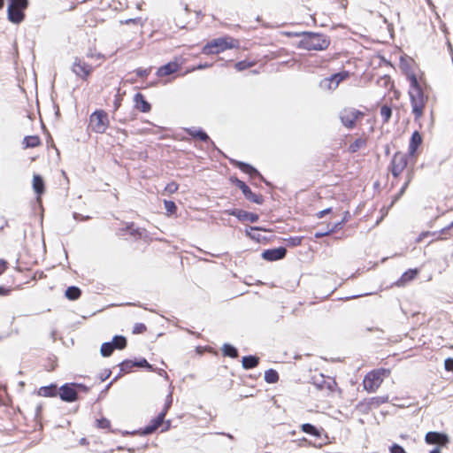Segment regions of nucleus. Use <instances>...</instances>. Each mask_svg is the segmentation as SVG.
<instances>
[{
  "label": "nucleus",
  "instance_id": "nucleus-1",
  "mask_svg": "<svg viewBox=\"0 0 453 453\" xmlns=\"http://www.w3.org/2000/svg\"><path fill=\"white\" fill-rule=\"evenodd\" d=\"M407 79L410 82V88L408 91L411 111L414 114L415 120H419L424 112V108L427 98L425 96L422 87L413 72H407Z\"/></svg>",
  "mask_w": 453,
  "mask_h": 453
},
{
  "label": "nucleus",
  "instance_id": "nucleus-2",
  "mask_svg": "<svg viewBox=\"0 0 453 453\" xmlns=\"http://www.w3.org/2000/svg\"><path fill=\"white\" fill-rule=\"evenodd\" d=\"M239 47V42L232 37H220L214 39L208 42L203 48L202 52L205 55L219 54L226 50L234 49Z\"/></svg>",
  "mask_w": 453,
  "mask_h": 453
},
{
  "label": "nucleus",
  "instance_id": "nucleus-3",
  "mask_svg": "<svg viewBox=\"0 0 453 453\" xmlns=\"http://www.w3.org/2000/svg\"><path fill=\"white\" fill-rule=\"evenodd\" d=\"M328 41L318 34H306L299 42V46L308 50H322L327 48Z\"/></svg>",
  "mask_w": 453,
  "mask_h": 453
},
{
  "label": "nucleus",
  "instance_id": "nucleus-4",
  "mask_svg": "<svg viewBox=\"0 0 453 453\" xmlns=\"http://www.w3.org/2000/svg\"><path fill=\"white\" fill-rule=\"evenodd\" d=\"M7 8L8 19L19 24L24 19V11L27 7V0H9Z\"/></svg>",
  "mask_w": 453,
  "mask_h": 453
},
{
  "label": "nucleus",
  "instance_id": "nucleus-5",
  "mask_svg": "<svg viewBox=\"0 0 453 453\" xmlns=\"http://www.w3.org/2000/svg\"><path fill=\"white\" fill-rule=\"evenodd\" d=\"M350 73L348 71H342L322 79L319 81V88L323 91L333 92L334 91L339 84L349 77Z\"/></svg>",
  "mask_w": 453,
  "mask_h": 453
},
{
  "label": "nucleus",
  "instance_id": "nucleus-6",
  "mask_svg": "<svg viewBox=\"0 0 453 453\" xmlns=\"http://www.w3.org/2000/svg\"><path fill=\"white\" fill-rule=\"evenodd\" d=\"M109 123L108 114L102 110L96 111L90 115L89 127L96 133L104 134L108 128Z\"/></svg>",
  "mask_w": 453,
  "mask_h": 453
},
{
  "label": "nucleus",
  "instance_id": "nucleus-7",
  "mask_svg": "<svg viewBox=\"0 0 453 453\" xmlns=\"http://www.w3.org/2000/svg\"><path fill=\"white\" fill-rule=\"evenodd\" d=\"M389 372L384 369L375 370L369 372L363 381L365 389L370 392H374L379 388L384 380V377Z\"/></svg>",
  "mask_w": 453,
  "mask_h": 453
},
{
  "label": "nucleus",
  "instance_id": "nucleus-8",
  "mask_svg": "<svg viewBox=\"0 0 453 453\" xmlns=\"http://www.w3.org/2000/svg\"><path fill=\"white\" fill-rule=\"evenodd\" d=\"M362 116V112L353 108H346L340 113L342 123L348 128H352L355 122Z\"/></svg>",
  "mask_w": 453,
  "mask_h": 453
},
{
  "label": "nucleus",
  "instance_id": "nucleus-9",
  "mask_svg": "<svg viewBox=\"0 0 453 453\" xmlns=\"http://www.w3.org/2000/svg\"><path fill=\"white\" fill-rule=\"evenodd\" d=\"M127 341L123 336H115L112 342H104L101 346V355L103 357H109L113 352L114 349H122L126 347Z\"/></svg>",
  "mask_w": 453,
  "mask_h": 453
},
{
  "label": "nucleus",
  "instance_id": "nucleus-10",
  "mask_svg": "<svg viewBox=\"0 0 453 453\" xmlns=\"http://www.w3.org/2000/svg\"><path fill=\"white\" fill-rule=\"evenodd\" d=\"M93 68L88 65L84 60L80 58H75L73 65L72 71L78 77L86 80L89 74L92 73Z\"/></svg>",
  "mask_w": 453,
  "mask_h": 453
},
{
  "label": "nucleus",
  "instance_id": "nucleus-11",
  "mask_svg": "<svg viewBox=\"0 0 453 453\" xmlns=\"http://www.w3.org/2000/svg\"><path fill=\"white\" fill-rule=\"evenodd\" d=\"M407 165V156L402 152L394 155L391 161V172L395 177H398Z\"/></svg>",
  "mask_w": 453,
  "mask_h": 453
},
{
  "label": "nucleus",
  "instance_id": "nucleus-12",
  "mask_svg": "<svg viewBox=\"0 0 453 453\" xmlns=\"http://www.w3.org/2000/svg\"><path fill=\"white\" fill-rule=\"evenodd\" d=\"M236 186L242 191L244 196L250 200L252 201L257 204L262 203V198L261 196L254 194L250 188L242 180H235Z\"/></svg>",
  "mask_w": 453,
  "mask_h": 453
},
{
  "label": "nucleus",
  "instance_id": "nucleus-13",
  "mask_svg": "<svg viewBox=\"0 0 453 453\" xmlns=\"http://www.w3.org/2000/svg\"><path fill=\"white\" fill-rule=\"evenodd\" d=\"M286 255V249L283 247L266 250L262 253V257L268 261L281 259Z\"/></svg>",
  "mask_w": 453,
  "mask_h": 453
},
{
  "label": "nucleus",
  "instance_id": "nucleus-14",
  "mask_svg": "<svg viewBox=\"0 0 453 453\" xmlns=\"http://www.w3.org/2000/svg\"><path fill=\"white\" fill-rule=\"evenodd\" d=\"M60 398L65 402H73L77 398V392L73 385L65 384L60 388Z\"/></svg>",
  "mask_w": 453,
  "mask_h": 453
},
{
  "label": "nucleus",
  "instance_id": "nucleus-15",
  "mask_svg": "<svg viewBox=\"0 0 453 453\" xmlns=\"http://www.w3.org/2000/svg\"><path fill=\"white\" fill-rule=\"evenodd\" d=\"M426 442L428 444H446L449 441V438L444 434H440L437 432H428L426 434Z\"/></svg>",
  "mask_w": 453,
  "mask_h": 453
},
{
  "label": "nucleus",
  "instance_id": "nucleus-16",
  "mask_svg": "<svg viewBox=\"0 0 453 453\" xmlns=\"http://www.w3.org/2000/svg\"><path fill=\"white\" fill-rule=\"evenodd\" d=\"M423 138L419 132L415 131L410 140L408 153L411 157H415L417 149L422 143Z\"/></svg>",
  "mask_w": 453,
  "mask_h": 453
},
{
  "label": "nucleus",
  "instance_id": "nucleus-17",
  "mask_svg": "<svg viewBox=\"0 0 453 453\" xmlns=\"http://www.w3.org/2000/svg\"><path fill=\"white\" fill-rule=\"evenodd\" d=\"M165 416V411H162L158 414V416L151 421V423L144 427L142 431V434H149L153 433L157 428H158L164 422V418Z\"/></svg>",
  "mask_w": 453,
  "mask_h": 453
},
{
  "label": "nucleus",
  "instance_id": "nucleus-18",
  "mask_svg": "<svg viewBox=\"0 0 453 453\" xmlns=\"http://www.w3.org/2000/svg\"><path fill=\"white\" fill-rule=\"evenodd\" d=\"M180 65L177 62H170L160 68H158L157 74L158 76H166L177 72Z\"/></svg>",
  "mask_w": 453,
  "mask_h": 453
},
{
  "label": "nucleus",
  "instance_id": "nucleus-19",
  "mask_svg": "<svg viewBox=\"0 0 453 453\" xmlns=\"http://www.w3.org/2000/svg\"><path fill=\"white\" fill-rule=\"evenodd\" d=\"M135 107L142 112H148L150 110V104L144 99L143 96L137 93L134 96Z\"/></svg>",
  "mask_w": 453,
  "mask_h": 453
},
{
  "label": "nucleus",
  "instance_id": "nucleus-20",
  "mask_svg": "<svg viewBox=\"0 0 453 453\" xmlns=\"http://www.w3.org/2000/svg\"><path fill=\"white\" fill-rule=\"evenodd\" d=\"M418 270L414 269V270H409L407 272H405L402 276L401 278L396 281V285L399 286V287H402V286H404L405 284H407L408 282H410L411 280H412L413 279L416 278V276L418 275Z\"/></svg>",
  "mask_w": 453,
  "mask_h": 453
},
{
  "label": "nucleus",
  "instance_id": "nucleus-21",
  "mask_svg": "<svg viewBox=\"0 0 453 453\" xmlns=\"http://www.w3.org/2000/svg\"><path fill=\"white\" fill-rule=\"evenodd\" d=\"M57 386L55 384H51L50 386L42 387L38 390V395L41 396H55L57 395Z\"/></svg>",
  "mask_w": 453,
  "mask_h": 453
},
{
  "label": "nucleus",
  "instance_id": "nucleus-22",
  "mask_svg": "<svg viewBox=\"0 0 453 453\" xmlns=\"http://www.w3.org/2000/svg\"><path fill=\"white\" fill-rule=\"evenodd\" d=\"M33 188H34L35 192L38 196H41L43 193V191H44V183H43V180L42 179L41 176L34 175V178H33Z\"/></svg>",
  "mask_w": 453,
  "mask_h": 453
},
{
  "label": "nucleus",
  "instance_id": "nucleus-23",
  "mask_svg": "<svg viewBox=\"0 0 453 453\" xmlns=\"http://www.w3.org/2000/svg\"><path fill=\"white\" fill-rule=\"evenodd\" d=\"M236 165L245 173H247L250 176L256 175V176H259L260 178H262L261 175L259 174V173L257 172V170L255 169L253 166H251L246 163H243V162H237Z\"/></svg>",
  "mask_w": 453,
  "mask_h": 453
},
{
  "label": "nucleus",
  "instance_id": "nucleus-24",
  "mask_svg": "<svg viewBox=\"0 0 453 453\" xmlns=\"http://www.w3.org/2000/svg\"><path fill=\"white\" fill-rule=\"evenodd\" d=\"M242 363L244 369L254 368L258 365V358L254 356L243 357Z\"/></svg>",
  "mask_w": 453,
  "mask_h": 453
},
{
  "label": "nucleus",
  "instance_id": "nucleus-25",
  "mask_svg": "<svg viewBox=\"0 0 453 453\" xmlns=\"http://www.w3.org/2000/svg\"><path fill=\"white\" fill-rule=\"evenodd\" d=\"M238 219L242 221L257 222L258 215L242 210L241 212H238Z\"/></svg>",
  "mask_w": 453,
  "mask_h": 453
},
{
  "label": "nucleus",
  "instance_id": "nucleus-26",
  "mask_svg": "<svg viewBox=\"0 0 453 453\" xmlns=\"http://www.w3.org/2000/svg\"><path fill=\"white\" fill-rule=\"evenodd\" d=\"M132 366L145 367L150 370L152 369V366L148 363V361L146 359L143 358V359H141L140 361L134 362L133 364H131L130 362H124L122 364V370H125L126 368H129Z\"/></svg>",
  "mask_w": 453,
  "mask_h": 453
},
{
  "label": "nucleus",
  "instance_id": "nucleus-27",
  "mask_svg": "<svg viewBox=\"0 0 453 453\" xmlns=\"http://www.w3.org/2000/svg\"><path fill=\"white\" fill-rule=\"evenodd\" d=\"M188 134L191 136L197 138L201 141H208L209 136L202 130L196 129V128H190L187 130Z\"/></svg>",
  "mask_w": 453,
  "mask_h": 453
},
{
  "label": "nucleus",
  "instance_id": "nucleus-28",
  "mask_svg": "<svg viewBox=\"0 0 453 453\" xmlns=\"http://www.w3.org/2000/svg\"><path fill=\"white\" fill-rule=\"evenodd\" d=\"M23 142L26 148H35L40 144V139L36 135L27 136Z\"/></svg>",
  "mask_w": 453,
  "mask_h": 453
},
{
  "label": "nucleus",
  "instance_id": "nucleus-29",
  "mask_svg": "<svg viewBox=\"0 0 453 453\" xmlns=\"http://www.w3.org/2000/svg\"><path fill=\"white\" fill-rule=\"evenodd\" d=\"M80 296H81V290L77 287H69L65 290V296L69 300H76L80 297Z\"/></svg>",
  "mask_w": 453,
  "mask_h": 453
},
{
  "label": "nucleus",
  "instance_id": "nucleus-30",
  "mask_svg": "<svg viewBox=\"0 0 453 453\" xmlns=\"http://www.w3.org/2000/svg\"><path fill=\"white\" fill-rule=\"evenodd\" d=\"M365 144L366 140L365 138H357L349 145V150L350 152H356L361 148L365 147Z\"/></svg>",
  "mask_w": 453,
  "mask_h": 453
},
{
  "label": "nucleus",
  "instance_id": "nucleus-31",
  "mask_svg": "<svg viewBox=\"0 0 453 453\" xmlns=\"http://www.w3.org/2000/svg\"><path fill=\"white\" fill-rule=\"evenodd\" d=\"M301 429L303 432H304L306 434L314 435L316 437L320 436L319 431L311 424H309V423L303 424V425H302Z\"/></svg>",
  "mask_w": 453,
  "mask_h": 453
},
{
  "label": "nucleus",
  "instance_id": "nucleus-32",
  "mask_svg": "<svg viewBox=\"0 0 453 453\" xmlns=\"http://www.w3.org/2000/svg\"><path fill=\"white\" fill-rule=\"evenodd\" d=\"M265 380L268 383H275L279 380V375L274 370H268L265 372Z\"/></svg>",
  "mask_w": 453,
  "mask_h": 453
},
{
  "label": "nucleus",
  "instance_id": "nucleus-33",
  "mask_svg": "<svg viewBox=\"0 0 453 453\" xmlns=\"http://www.w3.org/2000/svg\"><path fill=\"white\" fill-rule=\"evenodd\" d=\"M222 350L226 356L231 357H236L238 356L237 349L230 344H224Z\"/></svg>",
  "mask_w": 453,
  "mask_h": 453
},
{
  "label": "nucleus",
  "instance_id": "nucleus-34",
  "mask_svg": "<svg viewBox=\"0 0 453 453\" xmlns=\"http://www.w3.org/2000/svg\"><path fill=\"white\" fill-rule=\"evenodd\" d=\"M380 115H381L384 122L388 121V119H390V117L392 115L391 108L387 105L382 106L380 109Z\"/></svg>",
  "mask_w": 453,
  "mask_h": 453
},
{
  "label": "nucleus",
  "instance_id": "nucleus-35",
  "mask_svg": "<svg viewBox=\"0 0 453 453\" xmlns=\"http://www.w3.org/2000/svg\"><path fill=\"white\" fill-rule=\"evenodd\" d=\"M178 184L175 183V182H171L169 184L166 185L165 188V191L167 193V194H173L175 193L177 190H178Z\"/></svg>",
  "mask_w": 453,
  "mask_h": 453
},
{
  "label": "nucleus",
  "instance_id": "nucleus-36",
  "mask_svg": "<svg viewBox=\"0 0 453 453\" xmlns=\"http://www.w3.org/2000/svg\"><path fill=\"white\" fill-rule=\"evenodd\" d=\"M165 208L169 213H173L176 211V205L173 201L165 200Z\"/></svg>",
  "mask_w": 453,
  "mask_h": 453
},
{
  "label": "nucleus",
  "instance_id": "nucleus-37",
  "mask_svg": "<svg viewBox=\"0 0 453 453\" xmlns=\"http://www.w3.org/2000/svg\"><path fill=\"white\" fill-rule=\"evenodd\" d=\"M96 424H97V427L99 428H109L110 427V421L105 418H102L100 419H97L96 420Z\"/></svg>",
  "mask_w": 453,
  "mask_h": 453
},
{
  "label": "nucleus",
  "instance_id": "nucleus-38",
  "mask_svg": "<svg viewBox=\"0 0 453 453\" xmlns=\"http://www.w3.org/2000/svg\"><path fill=\"white\" fill-rule=\"evenodd\" d=\"M251 65L250 63H247L246 61H240L235 64V68L238 71H242L250 67Z\"/></svg>",
  "mask_w": 453,
  "mask_h": 453
},
{
  "label": "nucleus",
  "instance_id": "nucleus-39",
  "mask_svg": "<svg viewBox=\"0 0 453 453\" xmlns=\"http://www.w3.org/2000/svg\"><path fill=\"white\" fill-rule=\"evenodd\" d=\"M390 452L391 453H406L405 450L403 449V448L398 444H394L390 448Z\"/></svg>",
  "mask_w": 453,
  "mask_h": 453
},
{
  "label": "nucleus",
  "instance_id": "nucleus-40",
  "mask_svg": "<svg viewBox=\"0 0 453 453\" xmlns=\"http://www.w3.org/2000/svg\"><path fill=\"white\" fill-rule=\"evenodd\" d=\"M444 367L449 372H453V358H447L444 362Z\"/></svg>",
  "mask_w": 453,
  "mask_h": 453
},
{
  "label": "nucleus",
  "instance_id": "nucleus-41",
  "mask_svg": "<svg viewBox=\"0 0 453 453\" xmlns=\"http://www.w3.org/2000/svg\"><path fill=\"white\" fill-rule=\"evenodd\" d=\"M172 404V394L170 393L168 395H167V398H166V402H165V408L162 411H167V410L170 408Z\"/></svg>",
  "mask_w": 453,
  "mask_h": 453
},
{
  "label": "nucleus",
  "instance_id": "nucleus-42",
  "mask_svg": "<svg viewBox=\"0 0 453 453\" xmlns=\"http://www.w3.org/2000/svg\"><path fill=\"white\" fill-rule=\"evenodd\" d=\"M258 230H260V228H259V227H257V226H250V227H249V228H247V229H246V234H247L250 237H251V238H255V236L251 234V232H253V231H258Z\"/></svg>",
  "mask_w": 453,
  "mask_h": 453
},
{
  "label": "nucleus",
  "instance_id": "nucleus-43",
  "mask_svg": "<svg viewBox=\"0 0 453 453\" xmlns=\"http://www.w3.org/2000/svg\"><path fill=\"white\" fill-rule=\"evenodd\" d=\"M373 401L377 404H380V403H386L388 401V397L379 396V397L373 398Z\"/></svg>",
  "mask_w": 453,
  "mask_h": 453
},
{
  "label": "nucleus",
  "instance_id": "nucleus-44",
  "mask_svg": "<svg viewBox=\"0 0 453 453\" xmlns=\"http://www.w3.org/2000/svg\"><path fill=\"white\" fill-rule=\"evenodd\" d=\"M122 24H128V23H141L142 24V20L141 19H127L125 21H120Z\"/></svg>",
  "mask_w": 453,
  "mask_h": 453
},
{
  "label": "nucleus",
  "instance_id": "nucleus-45",
  "mask_svg": "<svg viewBox=\"0 0 453 453\" xmlns=\"http://www.w3.org/2000/svg\"><path fill=\"white\" fill-rule=\"evenodd\" d=\"M143 330H145V326L142 324L136 325L134 332V333H142Z\"/></svg>",
  "mask_w": 453,
  "mask_h": 453
},
{
  "label": "nucleus",
  "instance_id": "nucleus-46",
  "mask_svg": "<svg viewBox=\"0 0 453 453\" xmlns=\"http://www.w3.org/2000/svg\"><path fill=\"white\" fill-rule=\"evenodd\" d=\"M120 96L119 95H117L115 96V100H114V110H118V108L119 107L120 105Z\"/></svg>",
  "mask_w": 453,
  "mask_h": 453
},
{
  "label": "nucleus",
  "instance_id": "nucleus-47",
  "mask_svg": "<svg viewBox=\"0 0 453 453\" xmlns=\"http://www.w3.org/2000/svg\"><path fill=\"white\" fill-rule=\"evenodd\" d=\"M331 211V208H327L326 210H323L318 213L319 218L324 217L326 214L329 213Z\"/></svg>",
  "mask_w": 453,
  "mask_h": 453
},
{
  "label": "nucleus",
  "instance_id": "nucleus-48",
  "mask_svg": "<svg viewBox=\"0 0 453 453\" xmlns=\"http://www.w3.org/2000/svg\"><path fill=\"white\" fill-rule=\"evenodd\" d=\"M242 210H232V211H226V212L229 215L234 216L238 219V212H241Z\"/></svg>",
  "mask_w": 453,
  "mask_h": 453
},
{
  "label": "nucleus",
  "instance_id": "nucleus-49",
  "mask_svg": "<svg viewBox=\"0 0 453 453\" xmlns=\"http://www.w3.org/2000/svg\"><path fill=\"white\" fill-rule=\"evenodd\" d=\"M150 71L147 70V69H144V70H138L137 71V73L138 75L140 76H147L149 74Z\"/></svg>",
  "mask_w": 453,
  "mask_h": 453
},
{
  "label": "nucleus",
  "instance_id": "nucleus-50",
  "mask_svg": "<svg viewBox=\"0 0 453 453\" xmlns=\"http://www.w3.org/2000/svg\"><path fill=\"white\" fill-rule=\"evenodd\" d=\"M303 443H308L309 445H312V444L311 443V441H309L306 438H303V439H301V440H299V441H298V445H299V446H302V445H303Z\"/></svg>",
  "mask_w": 453,
  "mask_h": 453
},
{
  "label": "nucleus",
  "instance_id": "nucleus-51",
  "mask_svg": "<svg viewBox=\"0 0 453 453\" xmlns=\"http://www.w3.org/2000/svg\"><path fill=\"white\" fill-rule=\"evenodd\" d=\"M211 65L209 64H204V65H199L196 69H203V68H207V67H210Z\"/></svg>",
  "mask_w": 453,
  "mask_h": 453
},
{
  "label": "nucleus",
  "instance_id": "nucleus-52",
  "mask_svg": "<svg viewBox=\"0 0 453 453\" xmlns=\"http://www.w3.org/2000/svg\"><path fill=\"white\" fill-rule=\"evenodd\" d=\"M87 56H88V58H99L101 57V56H100V54H96H96H93V53H88V55H87Z\"/></svg>",
  "mask_w": 453,
  "mask_h": 453
},
{
  "label": "nucleus",
  "instance_id": "nucleus-53",
  "mask_svg": "<svg viewBox=\"0 0 453 453\" xmlns=\"http://www.w3.org/2000/svg\"><path fill=\"white\" fill-rule=\"evenodd\" d=\"M327 234H328L327 232L326 233H316L315 234V237L319 238V237H322L324 235H326Z\"/></svg>",
  "mask_w": 453,
  "mask_h": 453
},
{
  "label": "nucleus",
  "instance_id": "nucleus-54",
  "mask_svg": "<svg viewBox=\"0 0 453 453\" xmlns=\"http://www.w3.org/2000/svg\"><path fill=\"white\" fill-rule=\"evenodd\" d=\"M169 427H170V421H167L166 426H165V428L162 429V432L168 430Z\"/></svg>",
  "mask_w": 453,
  "mask_h": 453
},
{
  "label": "nucleus",
  "instance_id": "nucleus-55",
  "mask_svg": "<svg viewBox=\"0 0 453 453\" xmlns=\"http://www.w3.org/2000/svg\"><path fill=\"white\" fill-rule=\"evenodd\" d=\"M408 183H409V180L404 184V186L403 187V188L401 189V192H400V195L403 193L404 189L406 188V187L408 186Z\"/></svg>",
  "mask_w": 453,
  "mask_h": 453
},
{
  "label": "nucleus",
  "instance_id": "nucleus-56",
  "mask_svg": "<svg viewBox=\"0 0 453 453\" xmlns=\"http://www.w3.org/2000/svg\"><path fill=\"white\" fill-rule=\"evenodd\" d=\"M343 222H344V219H343L342 221L339 222L338 224H336V225L334 226V228L332 229V231H334V228H337L339 226H341L342 224H343Z\"/></svg>",
  "mask_w": 453,
  "mask_h": 453
},
{
  "label": "nucleus",
  "instance_id": "nucleus-57",
  "mask_svg": "<svg viewBox=\"0 0 453 453\" xmlns=\"http://www.w3.org/2000/svg\"><path fill=\"white\" fill-rule=\"evenodd\" d=\"M41 410H42V405H38V406L36 407V413H37V414H39V413H40V411H41Z\"/></svg>",
  "mask_w": 453,
  "mask_h": 453
},
{
  "label": "nucleus",
  "instance_id": "nucleus-58",
  "mask_svg": "<svg viewBox=\"0 0 453 453\" xmlns=\"http://www.w3.org/2000/svg\"><path fill=\"white\" fill-rule=\"evenodd\" d=\"M430 453H440V452H439L438 449H434Z\"/></svg>",
  "mask_w": 453,
  "mask_h": 453
},
{
  "label": "nucleus",
  "instance_id": "nucleus-59",
  "mask_svg": "<svg viewBox=\"0 0 453 453\" xmlns=\"http://www.w3.org/2000/svg\"><path fill=\"white\" fill-rule=\"evenodd\" d=\"M4 6V0H0V10L3 8Z\"/></svg>",
  "mask_w": 453,
  "mask_h": 453
},
{
  "label": "nucleus",
  "instance_id": "nucleus-60",
  "mask_svg": "<svg viewBox=\"0 0 453 453\" xmlns=\"http://www.w3.org/2000/svg\"><path fill=\"white\" fill-rule=\"evenodd\" d=\"M73 218H74L75 219H79V215H78L77 213H74V214H73Z\"/></svg>",
  "mask_w": 453,
  "mask_h": 453
},
{
  "label": "nucleus",
  "instance_id": "nucleus-61",
  "mask_svg": "<svg viewBox=\"0 0 453 453\" xmlns=\"http://www.w3.org/2000/svg\"><path fill=\"white\" fill-rule=\"evenodd\" d=\"M4 293V288L0 287V295H3Z\"/></svg>",
  "mask_w": 453,
  "mask_h": 453
},
{
  "label": "nucleus",
  "instance_id": "nucleus-62",
  "mask_svg": "<svg viewBox=\"0 0 453 453\" xmlns=\"http://www.w3.org/2000/svg\"><path fill=\"white\" fill-rule=\"evenodd\" d=\"M81 442L82 444H84V443L86 442V439H82V440L81 441Z\"/></svg>",
  "mask_w": 453,
  "mask_h": 453
}]
</instances>
